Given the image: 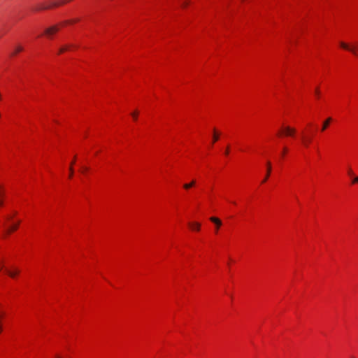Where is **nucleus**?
Segmentation results:
<instances>
[{"label":"nucleus","instance_id":"f257e3e1","mask_svg":"<svg viewBox=\"0 0 358 358\" xmlns=\"http://www.w3.org/2000/svg\"><path fill=\"white\" fill-rule=\"evenodd\" d=\"M71 0H43L35 3L32 6L31 9L34 11H41L45 10L51 9L57 7L60 5H63L66 2L71 1Z\"/></svg>","mask_w":358,"mask_h":358},{"label":"nucleus","instance_id":"f03ea898","mask_svg":"<svg viewBox=\"0 0 358 358\" xmlns=\"http://www.w3.org/2000/svg\"><path fill=\"white\" fill-rule=\"evenodd\" d=\"M58 30L59 27L57 26L52 25L44 29V34L46 36L50 37L56 33Z\"/></svg>","mask_w":358,"mask_h":358},{"label":"nucleus","instance_id":"7ed1b4c3","mask_svg":"<svg viewBox=\"0 0 358 358\" xmlns=\"http://www.w3.org/2000/svg\"><path fill=\"white\" fill-rule=\"evenodd\" d=\"M340 45L343 49L349 50L351 52H352L353 54L356 55V50H355V48L354 46H350L348 44H347L344 42H341Z\"/></svg>","mask_w":358,"mask_h":358},{"label":"nucleus","instance_id":"20e7f679","mask_svg":"<svg viewBox=\"0 0 358 358\" xmlns=\"http://www.w3.org/2000/svg\"><path fill=\"white\" fill-rule=\"evenodd\" d=\"M266 166H267V171H266V176L264 178V180H262L263 183L265 182L268 180V178L270 176L271 171V164L269 161L267 162Z\"/></svg>","mask_w":358,"mask_h":358},{"label":"nucleus","instance_id":"39448f33","mask_svg":"<svg viewBox=\"0 0 358 358\" xmlns=\"http://www.w3.org/2000/svg\"><path fill=\"white\" fill-rule=\"evenodd\" d=\"M210 220L211 222H213V223L215 224V225H216V231H217L219 227L222 225L221 220L219 218L215 217H211L210 218Z\"/></svg>","mask_w":358,"mask_h":358},{"label":"nucleus","instance_id":"423d86ee","mask_svg":"<svg viewBox=\"0 0 358 358\" xmlns=\"http://www.w3.org/2000/svg\"><path fill=\"white\" fill-rule=\"evenodd\" d=\"M284 131L287 136H292L294 134L296 130L294 128H291L289 127H286L284 128Z\"/></svg>","mask_w":358,"mask_h":358},{"label":"nucleus","instance_id":"0eeeda50","mask_svg":"<svg viewBox=\"0 0 358 358\" xmlns=\"http://www.w3.org/2000/svg\"><path fill=\"white\" fill-rule=\"evenodd\" d=\"M332 119L331 117H328L324 122H323V124H322V131H324L325 129H327V128L329 127L330 122H331Z\"/></svg>","mask_w":358,"mask_h":358},{"label":"nucleus","instance_id":"6e6552de","mask_svg":"<svg viewBox=\"0 0 358 358\" xmlns=\"http://www.w3.org/2000/svg\"><path fill=\"white\" fill-rule=\"evenodd\" d=\"M22 50H23V47L20 45H17L15 46L13 52L11 53V55H15Z\"/></svg>","mask_w":358,"mask_h":358},{"label":"nucleus","instance_id":"1a4fd4ad","mask_svg":"<svg viewBox=\"0 0 358 358\" xmlns=\"http://www.w3.org/2000/svg\"><path fill=\"white\" fill-rule=\"evenodd\" d=\"M5 191L3 187L0 185V207H1L3 204V197L4 196Z\"/></svg>","mask_w":358,"mask_h":358},{"label":"nucleus","instance_id":"9d476101","mask_svg":"<svg viewBox=\"0 0 358 358\" xmlns=\"http://www.w3.org/2000/svg\"><path fill=\"white\" fill-rule=\"evenodd\" d=\"M189 225L193 230L199 231L200 229V224L198 222L189 223Z\"/></svg>","mask_w":358,"mask_h":358},{"label":"nucleus","instance_id":"9b49d317","mask_svg":"<svg viewBox=\"0 0 358 358\" xmlns=\"http://www.w3.org/2000/svg\"><path fill=\"white\" fill-rule=\"evenodd\" d=\"M20 221H18L16 224L12 225L11 227H10L8 229V233H11L12 231H15L17 227H18V224H20Z\"/></svg>","mask_w":358,"mask_h":358},{"label":"nucleus","instance_id":"f8f14e48","mask_svg":"<svg viewBox=\"0 0 358 358\" xmlns=\"http://www.w3.org/2000/svg\"><path fill=\"white\" fill-rule=\"evenodd\" d=\"M195 183H196L195 180H192V181L191 182H189V183L184 184V185H183V187H184L185 189H189V188L192 187L193 186H194V185H195Z\"/></svg>","mask_w":358,"mask_h":358},{"label":"nucleus","instance_id":"ddd939ff","mask_svg":"<svg viewBox=\"0 0 358 358\" xmlns=\"http://www.w3.org/2000/svg\"><path fill=\"white\" fill-rule=\"evenodd\" d=\"M71 47H73V45H66L62 47L59 50V54H61V53L65 52L66 50H69Z\"/></svg>","mask_w":358,"mask_h":358},{"label":"nucleus","instance_id":"4468645a","mask_svg":"<svg viewBox=\"0 0 358 358\" xmlns=\"http://www.w3.org/2000/svg\"><path fill=\"white\" fill-rule=\"evenodd\" d=\"M7 273L12 278H14L17 273H19V270H15L14 271H6Z\"/></svg>","mask_w":358,"mask_h":358},{"label":"nucleus","instance_id":"2eb2a0df","mask_svg":"<svg viewBox=\"0 0 358 358\" xmlns=\"http://www.w3.org/2000/svg\"><path fill=\"white\" fill-rule=\"evenodd\" d=\"M74 163H75V159L71 163V165L69 167V171H70L69 178H71L73 176V165L74 164Z\"/></svg>","mask_w":358,"mask_h":358},{"label":"nucleus","instance_id":"dca6fc26","mask_svg":"<svg viewBox=\"0 0 358 358\" xmlns=\"http://www.w3.org/2000/svg\"><path fill=\"white\" fill-rule=\"evenodd\" d=\"M190 3V1H188V0H185L183 1L182 3H181V6L182 8H185L186 6H187Z\"/></svg>","mask_w":358,"mask_h":358},{"label":"nucleus","instance_id":"f3484780","mask_svg":"<svg viewBox=\"0 0 358 358\" xmlns=\"http://www.w3.org/2000/svg\"><path fill=\"white\" fill-rule=\"evenodd\" d=\"M303 144L305 146H308L309 143L310 142V138H303Z\"/></svg>","mask_w":358,"mask_h":358},{"label":"nucleus","instance_id":"a211bd4d","mask_svg":"<svg viewBox=\"0 0 358 358\" xmlns=\"http://www.w3.org/2000/svg\"><path fill=\"white\" fill-rule=\"evenodd\" d=\"M218 138H219L218 135L216 134V133L215 132V134L213 135V143L216 142L218 140Z\"/></svg>","mask_w":358,"mask_h":358},{"label":"nucleus","instance_id":"6ab92c4d","mask_svg":"<svg viewBox=\"0 0 358 358\" xmlns=\"http://www.w3.org/2000/svg\"><path fill=\"white\" fill-rule=\"evenodd\" d=\"M131 116L133 117L134 120H136L138 117V112L135 111V112L132 113Z\"/></svg>","mask_w":358,"mask_h":358},{"label":"nucleus","instance_id":"aec40b11","mask_svg":"<svg viewBox=\"0 0 358 358\" xmlns=\"http://www.w3.org/2000/svg\"><path fill=\"white\" fill-rule=\"evenodd\" d=\"M348 175L350 176H354V173L351 169H349L348 170Z\"/></svg>","mask_w":358,"mask_h":358},{"label":"nucleus","instance_id":"412c9836","mask_svg":"<svg viewBox=\"0 0 358 358\" xmlns=\"http://www.w3.org/2000/svg\"><path fill=\"white\" fill-rule=\"evenodd\" d=\"M355 182H358V177H355L353 180H352V183H355Z\"/></svg>","mask_w":358,"mask_h":358},{"label":"nucleus","instance_id":"4be33fe9","mask_svg":"<svg viewBox=\"0 0 358 358\" xmlns=\"http://www.w3.org/2000/svg\"><path fill=\"white\" fill-rule=\"evenodd\" d=\"M315 94H316V95H317V96L320 94V90H319V89H318V88H316V89H315Z\"/></svg>","mask_w":358,"mask_h":358},{"label":"nucleus","instance_id":"5701e85b","mask_svg":"<svg viewBox=\"0 0 358 358\" xmlns=\"http://www.w3.org/2000/svg\"><path fill=\"white\" fill-rule=\"evenodd\" d=\"M87 170H88V169H87V167H83V168H82V172H83H83H85V171H87Z\"/></svg>","mask_w":358,"mask_h":358},{"label":"nucleus","instance_id":"b1692460","mask_svg":"<svg viewBox=\"0 0 358 358\" xmlns=\"http://www.w3.org/2000/svg\"><path fill=\"white\" fill-rule=\"evenodd\" d=\"M229 154V148L227 147L225 151V155H227Z\"/></svg>","mask_w":358,"mask_h":358},{"label":"nucleus","instance_id":"393cba45","mask_svg":"<svg viewBox=\"0 0 358 358\" xmlns=\"http://www.w3.org/2000/svg\"><path fill=\"white\" fill-rule=\"evenodd\" d=\"M286 151H287V148H285L283 149V155L286 152Z\"/></svg>","mask_w":358,"mask_h":358},{"label":"nucleus","instance_id":"a878e982","mask_svg":"<svg viewBox=\"0 0 358 358\" xmlns=\"http://www.w3.org/2000/svg\"><path fill=\"white\" fill-rule=\"evenodd\" d=\"M1 269V267L0 266V270Z\"/></svg>","mask_w":358,"mask_h":358},{"label":"nucleus","instance_id":"bb28decb","mask_svg":"<svg viewBox=\"0 0 358 358\" xmlns=\"http://www.w3.org/2000/svg\"><path fill=\"white\" fill-rule=\"evenodd\" d=\"M357 47H358V44H357Z\"/></svg>","mask_w":358,"mask_h":358},{"label":"nucleus","instance_id":"cd10ccee","mask_svg":"<svg viewBox=\"0 0 358 358\" xmlns=\"http://www.w3.org/2000/svg\"><path fill=\"white\" fill-rule=\"evenodd\" d=\"M57 358H59V357H57Z\"/></svg>","mask_w":358,"mask_h":358}]
</instances>
